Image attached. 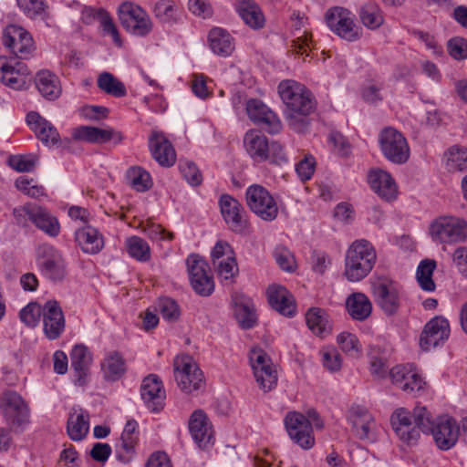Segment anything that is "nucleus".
I'll use <instances>...</instances> for the list:
<instances>
[{"instance_id":"1","label":"nucleus","mask_w":467,"mask_h":467,"mask_svg":"<svg viewBox=\"0 0 467 467\" xmlns=\"http://www.w3.org/2000/svg\"><path fill=\"white\" fill-rule=\"evenodd\" d=\"M376 260L372 244L365 239L357 240L347 251L344 275L348 281L358 282L370 273Z\"/></svg>"},{"instance_id":"2","label":"nucleus","mask_w":467,"mask_h":467,"mask_svg":"<svg viewBox=\"0 0 467 467\" xmlns=\"http://www.w3.org/2000/svg\"><path fill=\"white\" fill-rule=\"evenodd\" d=\"M430 234L441 244L463 242L467 239V222L456 216H440L431 223Z\"/></svg>"},{"instance_id":"3","label":"nucleus","mask_w":467,"mask_h":467,"mask_svg":"<svg viewBox=\"0 0 467 467\" xmlns=\"http://www.w3.org/2000/svg\"><path fill=\"white\" fill-rule=\"evenodd\" d=\"M278 93L286 106V111L312 112L315 109L311 92L295 80L281 81L278 85Z\"/></svg>"},{"instance_id":"4","label":"nucleus","mask_w":467,"mask_h":467,"mask_svg":"<svg viewBox=\"0 0 467 467\" xmlns=\"http://www.w3.org/2000/svg\"><path fill=\"white\" fill-rule=\"evenodd\" d=\"M119 18L122 26L137 36H146L153 28L147 12L132 2L126 1L119 6Z\"/></svg>"},{"instance_id":"5","label":"nucleus","mask_w":467,"mask_h":467,"mask_svg":"<svg viewBox=\"0 0 467 467\" xmlns=\"http://www.w3.org/2000/svg\"><path fill=\"white\" fill-rule=\"evenodd\" d=\"M380 150L384 157L392 163L403 164L410 158V147L406 138L398 130L384 128L379 136Z\"/></svg>"},{"instance_id":"6","label":"nucleus","mask_w":467,"mask_h":467,"mask_svg":"<svg viewBox=\"0 0 467 467\" xmlns=\"http://www.w3.org/2000/svg\"><path fill=\"white\" fill-rule=\"evenodd\" d=\"M174 378L180 389L192 393L204 386L203 374L190 356L176 357Z\"/></svg>"},{"instance_id":"7","label":"nucleus","mask_w":467,"mask_h":467,"mask_svg":"<svg viewBox=\"0 0 467 467\" xmlns=\"http://www.w3.org/2000/svg\"><path fill=\"white\" fill-rule=\"evenodd\" d=\"M250 210L265 221H273L278 214L277 203L271 193L262 185L254 184L245 192Z\"/></svg>"},{"instance_id":"8","label":"nucleus","mask_w":467,"mask_h":467,"mask_svg":"<svg viewBox=\"0 0 467 467\" xmlns=\"http://www.w3.org/2000/svg\"><path fill=\"white\" fill-rule=\"evenodd\" d=\"M326 21L328 27L343 39L356 41L361 36V29L355 24L353 16L343 7L328 10Z\"/></svg>"},{"instance_id":"9","label":"nucleus","mask_w":467,"mask_h":467,"mask_svg":"<svg viewBox=\"0 0 467 467\" xmlns=\"http://www.w3.org/2000/svg\"><path fill=\"white\" fill-rule=\"evenodd\" d=\"M249 360L260 388L264 391L274 389L277 383V373L266 353L262 348H253Z\"/></svg>"},{"instance_id":"10","label":"nucleus","mask_w":467,"mask_h":467,"mask_svg":"<svg viewBox=\"0 0 467 467\" xmlns=\"http://www.w3.org/2000/svg\"><path fill=\"white\" fill-rule=\"evenodd\" d=\"M3 44L22 59L29 58L36 49L32 36L23 27L15 25L5 28Z\"/></svg>"},{"instance_id":"11","label":"nucleus","mask_w":467,"mask_h":467,"mask_svg":"<svg viewBox=\"0 0 467 467\" xmlns=\"http://www.w3.org/2000/svg\"><path fill=\"white\" fill-rule=\"evenodd\" d=\"M289 437L302 449L308 450L315 444L310 420L303 414L290 411L285 418Z\"/></svg>"},{"instance_id":"12","label":"nucleus","mask_w":467,"mask_h":467,"mask_svg":"<svg viewBox=\"0 0 467 467\" xmlns=\"http://www.w3.org/2000/svg\"><path fill=\"white\" fill-rule=\"evenodd\" d=\"M5 417L9 424L16 429H24L29 423V410L19 394L5 391L1 399Z\"/></svg>"},{"instance_id":"13","label":"nucleus","mask_w":467,"mask_h":467,"mask_svg":"<svg viewBox=\"0 0 467 467\" xmlns=\"http://www.w3.org/2000/svg\"><path fill=\"white\" fill-rule=\"evenodd\" d=\"M186 264L193 290L202 296H210L213 292L214 282L207 273L208 265L205 261L192 254L187 258Z\"/></svg>"},{"instance_id":"14","label":"nucleus","mask_w":467,"mask_h":467,"mask_svg":"<svg viewBox=\"0 0 467 467\" xmlns=\"http://www.w3.org/2000/svg\"><path fill=\"white\" fill-rule=\"evenodd\" d=\"M376 302L385 315H395L400 306V291L396 283L389 279L379 280L373 287Z\"/></svg>"},{"instance_id":"15","label":"nucleus","mask_w":467,"mask_h":467,"mask_svg":"<svg viewBox=\"0 0 467 467\" xmlns=\"http://www.w3.org/2000/svg\"><path fill=\"white\" fill-rule=\"evenodd\" d=\"M430 434L440 450L448 451L453 448L459 440L460 426L452 417L440 416Z\"/></svg>"},{"instance_id":"16","label":"nucleus","mask_w":467,"mask_h":467,"mask_svg":"<svg viewBox=\"0 0 467 467\" xmlns=\"http://www.w3.org/2000/svg\"><path fill=\"white\" fill-rule=\"evenodd\" d=\"M30 70L27 66L14 58L0 57V81L14 89H20L27 81Z\"/></svg>"},{"instance_id":"17","label":"nucleus","mask_w":467,"mask_h":467,"mask_svg":"<svg viewBox=\"0 0 467 467\" xmlns=\"http://www.w3.org/2000/svg\"><path fill=\"white\" fill-rule=\"evenodd\" d=\"M39 267L42 274L52 281H60L66 275L61 254L50 245L39 247Z\"/></svg>"},{"instance_id":"18","label":"nucleus","mask_w":467,"mask_h":467,"mask_svg":"<svg viewBox=\"0 0 467 467\" xmlns=\"http://www.w3.org/2000/svg\"><path fill=\"white\" fill-rule=\"evenodd\" d=\"M348 421L354 435L365 441H373L376 438V422L372 415L364 408L352 407L348 411Z\"/></svg>"},{"instance_id":"19","label":"nucleus","mask_w":467,"mask_h":467,"mask_svg":"<svg viewBox=\"0 0 467 467\" xmlns=\"http://www.w3.org/2000/svg\"><path fill=\"white\" fill-rule=\"evenodd\" d=\"M246 112L252 121L262 125L269 133H277L282 129L278 117L261 100L249 99L246 102Z\"/></svg>"},{"instance_id":"20","label":"nucleus","mask_w":467,"mask_h":467,"mask_svg":"<svg viewBox=\"0 0 467 467\" xmlns=\"http://www.w3.org/2000/svg\"><path fill=\"white\" fill-rule=\"evenodd\" d=\"M450 326L446 318L437 316L424 327L420 335V345L422 349L430 350L449 337Z\"/></svg>"},{"instance_id":"21","label":"nucleus","mask_w":467,"mask_h":467,"mask_svg":"<svg viewBox=\"0 0 467 467\" xmlns=\"http://www.w3.org/2000/svg\"><path fill=\"white\" fill-rule=\"evenodd\" d=\"M140 396L150 410L157 412L163 408L166 395L162 382L157 375L150 374L143 379Z\"/></svg>"},{"instance_id":"22","label":"nucleus","mask_w":467,"mask_h":467,"mask_svg":"<svg viewBox=\"0 0 467 467\" xmlns=\"http://www.w3.org/2000/svg\"><path fill=\"white\" fill-rule=\"evenodd\" d=\"M221 213L228 227L235 232L242 233L246 227L245 212L241 203L230 195L224 194L220 198Z\"/></svg>"},{"instance_id":"23","label":"nucleus","mask_w":467,"mask_h":467,"mask_svg":"<svg viewBox=\"0 0 467 467\" xmlns=\"http://www.w3.org/2000/svg\"><path fill=\"white\" fill-rule=\"evenodd\" d=\"M43 327L50 340L58 338L65 329V317L56 300H48L43 306Z\"/></svg>"},{"instance_id":"24","label":"nucleus","mask_w":467,"mask_h":467,"mask_svg":"<svg viewBox=\"0 0 467 467\" xmlns=\"http://www.w3.org/2000/svg\"><path fill=\"white\" fill-rule=\"evenodd\" d=\"M72 135L76 140L96 144H103L109 141L119 144L124 139L120 131L112 128L100 129L92 126H80L74 130Z\"/></svg>"},{"instance_id":"25","label":"nucleus","mask_w":467,"mask_h":467,"mask_svg":"<svg viewBox=\"0 0 467 467\" xmlns=\"http://www.w3.org/2000/svg\"><path fill=\"white\" fill-rule=\"evenodd\" d=\"M152 158L162 167H171L176 161V153L169 140L162 132L153 130L149 139Z\"/></svg>"},{"instance_id":"26","label":"nucleus","mask_w":467,"mask_h":467,"mask_svg":"<svg viewBox=\"0 0 467 467\" xmlns=\"http://www.w3.org/2000/svg\"><path fill=\"white\" fill-rule=\"evenodd\" d=\"M371 189L383 200L397 198L398 188L391 175L380 169L371 170L368 176Z\"/></svg>"},{"instance_id":"27","label":"nucleus","mask_w":467,"mask_h":467,"mask_svg":"<svg viewBox=\"0 0 467 467\" xmlns=\"http://www.w3.org/2000/svg\"><path fill=\"white\" fill-rule=\"evenodd\" d=\"M26 122L35 131L36 137L47 146L51 147L58 142L59 134L57 129L37 112L28 113Z\"/></svg>"},{"instance_id":"28","label":"nucleus","mask_w":467,"mask_h":467,"mask_svg":"<svg viewBox=\"0 0 467 467\" xmlns=\"http://www.w3.org/2000/svg\"><path fill=\"white\" fill-rule=\"evenodd\" d=\"M189 430L192 439L200 448L205 447L213 438L212 427L206 414L201 410H195L189 420Z\"/></svg>"},{"instance_id":"29","label":"nucleus","mask_w":467,"mask_h":467,"mask_svg":"<svg viewBox=\"0 0 467 467\" xmlns=\"http://www.w3.org/2000/svg\"><path fill=\"white\" fill-rule=\"evenodd\" d=\"M266 294L269 305L275 310L284 316H293L295 313L294 299L285 287L277 285H271L268 286Z\"/></svg>"},{"instance_id":"30","label":"nucleus","mask_w":467,"mask_h":467,"mask_svg":"<svg viewBox=\"0 0 467 467\" xmlns=\"http://www.w3.org/2000/svg\"><path fill=\"white\" fill-rule=\"evenodd\" d=\"M244 144L250 157L257 162L267 160V150L270 143L267 138L259 130H252L245 133Z\"/></svg>"},{"instance_id":"31","label":"nucleus","mask_w":467,"mask_h":467,"mask_svg":"<svg viewBox=\"0 0 467 467\" xmlns=\"http://www.w3.org/2000/svg\"><path fill=\"white\" fill-rule=\"evenodd\" d=\"M75 239L86 254H98L104 246V240L99 232L91 226H86L76 231Z\"/></svg>"},{"instance_id":"32","label":"nucleus","mask_w":467,"mask_h":467,"mask_svg":"<svg viewBox=\"0 0 467 467\" xmlns=\"http://www.w3.org/2000/svg\"><path fill=\"white\" fill-rule=\"evenodd\" d=\"M31 222L49 236L56 237L59 234L58 220L45 207L35 204L31 213Z\"/></svg>"},{"instance_id":"33","label":"nucleus","mask_w":467,"mask_h":467,"mask_svg":"<svg viewBox=\"0 0 467 467\" xmlns=\"http://www.w3.org/2000/svg\"><path fill=\"white\" fill-rule=\"evenodd\" d=\"M88 413L82 409H73L67 422V432L71 440L78 441L86 437L89 430Z\"/></svg>"},{"instance_id":"34","label":"nucleus","mask_w":467,"mask_h":467,"mask_svg":"<svg viewBox=\"0 0 467 467\" xmlns=\"http://www.w3.org/2000/svg\"><path fill=\"white\" fill-rule=\"evenodd\" d=\"M346 307L350 317L358 321L367 319L372 311L368 297L362 293H353L346 300Z\"/></svg>"},{"instance_id":"35","label":"nucleus","mask_w":467,"mask_h":467,"mask_svg":"<svg viewBox=\"0 0 467 467\" xmlns=\"http://www.w3.org/2000/svg\"><path fill=\"white\" fill-rule=\"evenodd\" d=\"M35 82L40 94L48 100H55L61 94V87L57 77L48 70L38 72Z\"/></svg>"},{"instance_id":"36","label":"nucleus","mask_w":467,"mask_h":467,"mask_svg":"<svg viewBox=\"0 0 467 467\" xmlns=\"http://www.w3.org/2000/svg\"><path fill=\"white\" fill-rule=\"evenodd\" d=\"M213 52L222 57H228L234 49L231 35L221 27L213 28L208 35Z\"/></svg>"},{"instance_id":"37","label":"nucleus","mask_w":467,"mask_h":467,"mask_svg":"<svg viewBox=\"0 0 467 467\" xmlns=\"http://www.w3.org/2000/svg\"><path fill=\"white\" fill-rule=\"evenodd\" d=\"M237 11L244 22L251 28L259 29L264 26L265 16L254 1L242 0L237 5Z\"/></svg>"},{"instance_id":"38","label":"nucleus","mask_w":467,"mask_h":467,"mask_svg":"<svg viewBox=\"0 0 467 467\" xmlns=\"http://www.w3.org/2000/svg\"><path fill=\"white\" fill-rule=\"evenodd\" d=\"M306 321L308 328L320 337L330 333L331 325L327 313L319 307H312L306 314Z\"/></svg>"},{"instance_id":"39","label":"nucleus","mask_w":467,"mask_h":467,"mask_svg":"<svg viewBox=\"0 0 467 467\" xmlns=\"http://www.w3.org/2000/svg\"><path fill=\"white\" fill-rule=\"evenodd\" d=\"M70 358L71 366L78 374V382L82 385L83 378L88 374L91 363V355L85 346L77 345L73 348Z\"/></svg>"},{"instance_id":"40","label":"nucleus","mask_w":467,"mask_h":467,"mask_svg":"<svg viewBox=\"0 0 467 467\" xmlns=\"http://www.w3.org/2000/svg\"><path fill=\"white\" fill-rule=\"evenodd\" d=\"M101 369L108 380H117L126 371L125 361L118 352H109L101 363Z\"/></svg>"},{"instance_id":"41","label":"nucleus","mask_w":467,"mask_h":467,"mask_svg":"<svg viewBox=\"0 0 467 467\" xmlns=\"http://www.w3.org/2000/svg\"><path fill=\"white\" fill-rule=\"evenodd\" d=\"M97 84L102 91L116 98H121L127 94L125 85L111 73H101L98 78Z\"/></svg>"},{"instance_id":"42","label":"nucleus","mask_w":467,"mask_h":467,"mask_svg":"<svg viewBox=\"0 0 467 467\" xmlns=\"http://www.w3.org/2000/svg\"><path fill=\"white\" fill-rule=\"evenodd\" d=\"M154 15L160 22L173 25L179 20V8L172 0H160L155 4Z\"/></svg>"},{"instance_id":"43","label":"nucleus","mask_w":467,"mask_h":467,"mask_svg":"<svg viewBox=\"0 0 467 467\" xmlns=\"http://www.w3.org/2000/svg\"><path fill=\"white\" fill-rule=\"evenodd\" d=\"M445 166L448 171H463L467 169V149L451 147L445 153Z\"/></svg>"},{"instance_id":"44","label":"nucleus","mask_w":467,"mask_h":467,"mask_svg":"<svg viewBox=\"0 0 467 467\" xmlns=\"http://www.w3.org/2000/svg\"><path fill=\"white\" fill-rule=\"evenodd\" d=\"M362 24L369 29H377L383 24V16L377 4L369 2L363 5L359 10Z\"/></svg>"},{"instance_id":"45","label":"nucleus","mask_w":467,"mask_h":467,"mask_svg":"<svg viewBox=\"0 0 467 467\" xmlns=\"http://www.w3.org/2000/svg\"><path fill=\"white\" fill-rule=\"evenodd\" d=\"M436 267L435 261H421L417 269V281L420 288L427 292H433L436 285L432 279V274Z\"/></svg>"},{"instance_id":"46","label":"nucleus","mask_w":467,"mask_h":467,"mask_svg":"<svg viewBox=\"0 0 467 467\" xmlns=\"http://www.w3.org/2000/svg\"><path fill=\"white\" fill-rule=\"evenodd\" d=\"M127 178L130 186L137 192H146L152 186L150 174L146 170L138 166L128 170Z\"/></svg>"},{"instance_id":"47","label":"nucleus","mask_w":467,"mask_h":467,"mask_svg":"<svg viewBox=\"0 0 467 467\" xmlns=\"http://www.w3.org/2000/svg\"><path fill=\"white\" fill-rule=\"evenodd\" d=\"M129 254L140 262L150 259V249L148 243L139 236H131L126 240Z\"/></svg>"},{"instance_id":"48","label":"nucleus","mask_w":467,"mask_h":467,"mask_svg":"<svg viewBox=\"0 0 467 467\" xmlns=\"http://www.w3.org/2000/svg\"><path fill=\"white\" fill-rule=\"evenodd\" d=\"M413 420L418 429L423 433H431L435 427L437 418L423 406H416L413 410Z\"/></svg>"},{"instance_id":"49","label":"nucleus","mask_w":467,"mask_h":467,"mask_svg":"<svg viewBox=\"0 0 467 467\" xmlns=\"http://www.w3.org/2000/svg\"><path fill=\"white\" fill-rule=\"evenodd\" d=\"M234 315L243 328H251L256 322L254 308L249 304H236Z\"/></svg>"},{"instance_id":"50","label":"nucleus","mask_w":467,"mask_h":467,"mask_svg":"<svg viewBox=\"0 0 467 467\" xmlns=\"http://www.w3.org/2000/svg\"><path fill=\"white\" fill-rule=\"evenodd\" d=\"M337 341L340 348L351 357H358L361 352V348L358 337L349 332H342L337 337Z\"/></svg>"},{"instance_id":"51","label":"nucleus","mask_w":467,"mask_h":467,"mask_svg":"<svg viewBox=\"0 0 467 467\" xmlns=\"http://www.w3.org/2000/svg\"><path fill=\"white\" fill-rule=\"evenodd\" d=\"M218 275L225 280L232 281L238 274V266L235 260V256L225 258L224 260H219L216 264H213Z\"/></svg>"},{"instance_id":"52","label":"nucleus","mask_w":467,"mask_h":467,"mask_svg":"<svg viewBox=\"0 0 467 467\" xmlns=\"http://www.w3.org/2000/svg\"><path fill=\"white\" fill-rule=\"evenodd\" d=\"M311 112L291 110L285 112V118L289 127L296 132H305L309 126L308 115Z\"/></svg>"},{"instance_id":"53","label":"nucleus","mask_w":467,"mask_h":467,"mask_svg":"<svg viewBox=\"0 0 467 467\" xmlns=\"http://www.w3.org/2000/svg\"><path fill=\"white\" fill-rule=\"evenodd\" d=\"M41 315L43 316V306L34 302L26 306L19 314L21 321L31 327L38 324Z\"/></svg>"},{"instance_id":"54","label":"nucleus","mask_w":467,"mask_h":467,"mask_svg":"<svg viewBox=\"0 0 467 467\" xmlns=\"http://www.w3.org/2000/svg\"><path fill=\"white\" fill-rule=\"evenodd\" d=\"M37 158L35 155H14L8 160L9 165L20 172H28L34 170Z\"/></svg>"},{"instance_id":"55","label":"nucleus","mask_w":467,"mask_h":467,"mask_svg":"<svg viewBox=\"0 0 467 467\" xmlns=\"http://www.w3.org/2000/svg\"><path fill=\"white\" fill-rule=\"evenodd\" d=\"M138 423L135 420H129L121 433V446L126 451L133 449L138 441Z\"/></svg>"},{"instance_id":"56","label":"nucleus","mask_w":467,"mask_h":467,"mask_svg":"<svg viewBox=\"0 0 467 467\" xmlns=\"http://www.w3.org/2000/svg\"><path fill=\"white\" fill-rule=\"evenodd\" d=\"M322 356L323 366L330 372L338 371L342 366L340 354L333 348H324L320 352Z\"/></svg>"},{"instance_id":"57","label":"nucleus","mask_w":467,"mask_h":467,"mask_svg":"<svg viewBox=\"0 0 467 467\" xmlns=\"http://www.w3.org/2000/svg\"><path fill=\"white\" fill-rule=\"evenodd\" d=\"M180 170L188 183L192 186L201 184L202 177L195 163L189 161H182L180 163Z\"/></svg>"},{"instance_id":"58","label":"nucleus","mask_w":467,"mask_h":467,"mask_svg":"<svg viewBox=\"0 0 467 467\" xmlns=\"http://www.w3.org/2000/svg\"><path fill=\"white\" fill-rule=\"evenodd\" d=\"M158 306L162 317L167 321L173 322L179 318L180 310L174 300L168 297L161 298Z\"/></svg>"},{"instance_id":"59","label":"nucleus","mask_w":467,"mask_h":467,"mask_svg":"<svg viewBox=\"0 0 467 467\" xmlns=\"http://www.w3.org/2000/svg\"><path fill=\"white\" fill-rule=\"evenodd\" d=\"M390 422L395 433L403 436L404 432L400 431L402 426L412 423L410 412L404 408L397 409L391 415Z\"/></svg>"},{"instance_id":"60","label":"nucleus","mask_w":467,"mask_h":467,"mask_svg":"<svg viewBox=\"0 0 467 467\" xmlns=\"http://www.w3.org/2000/svg\"><path fill=\"white\" fill-rule=\"evenodd\" d=\"M425 384L423 379L418 374L415 368H412L400 389L408 393H415L421 390Z\"/></svg>"},{"instance_id":"61","label":"nucleus","mask_w":467,"mask_h":467,"mask_svg":"<svg viewBox=\"0 0 467 467\" xmlns=\"http://www.w3.org/2000/svg\"><path fill=\"white\" fill-rule=\"evenodd\" d=\"M143 232L150 239L155 242L166 240L171 241L174 237L172 233L167 232L160 224H155L153 223H148L143 228Z\"/></svg>"},{"instance_id":"62","label":"nucleus","mask_w":467,"mask_h":467,"mask_svg":"<svg viewBox=\"0 0 467 467\" xmlns=\"http://www.w3.org/2000/svg\"><path fill=\"white\" fill-rule=\"evenodd\" d=\"M17 5L30 17L41 15L46 9L44 0H17Z\"/></svg>"},{"instance_id":"63","label":"nucleus","mask_w":467,"mask_h":467,"mask_svg":"<svg viewBox=\"0 0 467 467\" xmlns=\"http://www.w3.org/2000/svg\"><path fill=\"white\" fill-rule=\"evenodd\" d=\"M448 52L455 59L467 57V41L462 37H454L448 42Z\"/></svg>"},{"instance_id":"64","label":"nucleus","mask_w":467,"mask_h":467,"mask_svg":"<svg viewBox=\"0 0 467 467\" xmlns=\"http://www.w3.org/2000/svg\"><path fill=\"white\" fill-rule=\"evenodd\" d=\"M276 264L285 271L291 272L295 268V258L286 249L280 248L275 252Z\"/></svg>"}]
</instances>
